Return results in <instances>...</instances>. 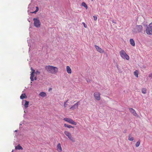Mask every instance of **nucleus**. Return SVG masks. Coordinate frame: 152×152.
Instances as JSON below:
<instances>
[{"mask_svg": "<svg viewBox=\"0 0 152 152\" xmlns=\"http://www.w3.org/2000/svg\"><path fill=\"white\" fill-rule=\"evenodd\" d=\"M45 69L48 72L53 74H56L58 71L57 67L52 66H46L45 67Z\"/></svg>", "mask_w": 152, "mask_h": 152, "instance_id": "1", "label": "nucleus"}, {"mask_svg": "<svg viewBox=\"0 0 152 152\" xmlns=\"http://www.w3.org/2000/svg\"><path fill=\"white\" fill-rule=\"evenodd\" d=\"M121 57L124 59H126L127 60H129V56L126 53L125 51L123 50H122L119 52Z\"/></svg>", "mask_w": 152, "mask_h": 152, "instance_id": "2", "label": "nucleus"}, {"mask_svg": "<svg viewBox=\"0 0 152 152\" xmlns=\"http://www.w3.org/2000/svg\"><path fill=\"white\" fill-rule=\"evenodd\" d=\"M31 69L32 70L31 73V74L30 79L31 81H34V74L35 73L36 75H39L40 74V72L37 70L35 72V70L32 67L31 68Z\"/></svg>", "mask_w": 152, "mask_h": 152, "instance_id": "3", "label": "nucleus"}, {"mask_svg": "<svg viewBox=\"0 0 152 152\" xmlns=\"http://www.w3.org/2000/svg\"><path fill=\"white\" fill-rule=\"evenodd\" d=\"M64 133L71 141L73 142L75 141L74 138L72 136V134L69 132L68 131H65L64 132Z\"/></svg>", "mask_w": 152, "mask_h": 152, "instance_id": "4", "label": "nucleus"}, {"mask_svg": "<svg viewBox=\"0 0 152 152\" xmlns=\"http://www.w3.org/2000/svg\"><path fill=\"white\" fill-rule=\"evenodd\" d=\"M146 31L147 34H152V23L149 24L148 26L147 27Z\"/></svg>", "mask_w": 152, "mask_h": 152, "instance_id": "5", "label": "nucleus"}, {"mask_svg": "<svg viewBox=\"0 0 152 152\" xmlns=\"http://www.w3.org/2000/svg\"><path fill=\"white\" fill-rule=\"evenodd\" d=\"M34 21V25L37 28H39L40 26L41 23L39 20L37 18H34L33 19Z\"/></svg>", "mask_w": 152, "mask_h": 152, "instance_id": "6", "label": "nucleus"}, {"mask_svg": "<svg viewBox=\"0 0 152 152\" xmlns=\"http://www.w3.org/2000/svg\"><path fill=\"white\" fill-rule=\"evenodd\" d=\"M64 120L69 124L74 125H76L77 124L76 122L74 121L72 119L70 118H64Z\"/></svg>", "mask_w": 152, "mask_h": 152, "instance_id": "7", "label": "nucleus"}, {"mask_svg": "<svg viewBox=\"0 0 152 152\" xmlns=\"http://www.w3.org/2000/svg\"><path fill=\"white\" fill-rule=\"evenodd\" d=\"M101 94L99 92H95L94 94V96L95 99L99 101L101 99Z\"/></svg>", "mask_w": 152, "mask_h": 152, "instance_id": "8", "label": "nucleus"}, {"mask_svg": "<svg viewBox=\"0 0 152 152\" xmlns=\"http://www.w3.org/2000/svg\"><path fill=\"white\" fill-rule=\"evenodd\" d=\"M79 102H78L74 105L72 106L71 107L69 108L70 110H74L76 108H77L78 107Z\"/></svg>", "mask_w": 152, "mask_h": 152, "instance_id": "9", "label": "nucleus"}, {"mask_svg": "<svg viewBox=\"0 0 152 152\" xmlns=\"http://www.w3.org/2000/svg\"><path fill=\"white\" fill-rule=\"evenodd\" d=\"M94 46L97 51L99 52L100 53H103L104 52V50L101 48H99L98 46L95 45Z\"/></svg>", "mask_w": 152, "mask_h": 152, "instance_id": "10", "label": "nucleus"}, {"mask_svg": "<svg viewBox=\"0 0 152 152\" xmlns=\"http://www.w3.org/2000/svg\"><path fill=\"white\" fill-rule=\"evenodd\" d=\"M130 111L135 116H137L138 115L136 113L135 110L132 108H129Z\"/></svg>", "mask_w": 152, "mask_h": 152, "instance_id": "11", "label": "nucleus"}, {"mask_svg": "<svg viewBox=\"0 0 152 152\" xmlns=\"http://www.w3.org/2000/svg\"><path fill=\"white\" fill-rule=\"evenodd\" d=\"M57 148V150L58 152H61L62 151V149L60 143L58 144Z\"/></svg>", "mask_w": 152, "mask_h": 152, "instance_id": "12", "label": "nucleus"}, {"mask_svg": "<svg viewBox=\"0 0 152 152\" xmlns=\"http://www.w3.org/2000/svg\"><path fill=\"white\" fill-rule=\"evenodd\" d=\"M66 70L68 73L71 74L72 73V70L69 66L66 67Z\"/></svg>", "mask_w": 152, "mask_h": 152, "instance_id": "13", "label": "nucleus"}, {"mask_svg": "<svg viewBox=\"0 0 152 152\" xmlns=\"http://www.w3.org/2000/svg\"><path fill=\"white\" fill-rule=\"evenodd\" d=\"M137 28L139 32H141L142 30V26L141 25L137 26Z\"/></svg>", "mask_w": 152, "mask_h": 152, "instance_id": "14", "label": "nucleus"}, {"mask_svg": "<svg viewBox=\"0 0 152 152\" xmlns=\"http://www.w3.org/2000/svg\"><path fill=\"white\" fill-rule=\"evenodd\" d=\"M130 42L131 44L133 46H135V43L134 40L131 39H130Z\"/></svg>", "mask_w": 152, "mask_h": 152, "instance_id": "15", "label": "nucleus"}, {"mask_svg": "<svg viewBox=\"0 0 152 152\" xmlns=\"http://www.w3.org/2000/svg\"><path fill=\"white\" fill-rule=\"evenodd\" d=\"M39 95L42 97H45L46 96V94L44 92H41L39 94Z\"/></svg>", "mask_w": 152, "mask_h": 152, "instance_id": "16", "label": "nucleus"}, {"mask_svg": "<svg viewBox=\"0 0 152 152\" xmlns=\"http://www.w3.org/2000/svg\"><path fill=\"white\" fill-rule=\"evenodd\" d=\"M141 91L142 93L145 94L147 93V89L145 88H142Z\"/></svg>", "mask_w": 152, "mask_h": 152, "instance_id": "17", "label": "nucleus"}, {"mask_svg": "<svg viewBox=\"0 0 152 152\" xmlns=\"http://www.w3.org/2000/svg\"><path fill=\"white\" fill-rule=\"evenodd\" d=\"M64 127H67L69 128H74V126H72L71 125H69L67 124H64Z\"/></svg>", "mask_w": 152, "mask_h": 152, "instance_id": "18", "label": "nucleus"}, {"mask_svg": "<svg viewBox=\"0 0 152 152\" xmlns=\"http://www.w3.org/2000/svg\"><path fill=\"white\" fill-rule=\"evenodd\" d=\"M15 149L16 150L18 149L22 150L23 149V148L21 146H20L19 144L17 146L15 147Z\"/></svg>", "mask_w": 152, "mask_h": 152, "instance_id": "19", "label": "nucleus"}, {"mask_svg": "<svg viewBox=\"0 0 152 152\" xmlns=\"http://www.w3.org/2000/svg\"><path fill=\"white\" fill-rule=\"evenodd\" d=\"M27 96L25 94H22L20 96V98L21 99H23L24 98H26Z\"/></svg>", "mask_w": 152, "mask_h": 152, "instance_id": "20", "label": "nucleus"}, {"mask_svg": "<svg viewBox=\"0 0 152 152\" xmlns=\"http://www.w3.org/2000/svg\"><path fill=\"white\" fill-rule=\"evenodd\" d=\"M134 75L137 77H138V71L137 70H136L134 72Z\"/></svg>", "mask_w": 152, "mask_h": 152, "instance_id": "21", "label": "nucleus"}, {"mask_svg": "<svg viewBox=\"0 0 152 152\" xmlns=\"http://www.w3.org/2000/svg\"><path fill=\"white\" fill-rule=\"evenodd\" d=\"M128 140L130 141H133L134 140V138L133 137H132L130 134L129 135L128 137Z\"/></svg>", "mask_w": 152, "mask_h": 152, "instance_id": "22", "label": "nucleus"}, {"mask_svg": "<svg viewBox=\"0 0 152 152\" xmlns=\"http://www.w3.org/2000/svg\"><path fill=\"white\" fill-rule=\"evenodd\" d=\"M69 100L68 99L66 101L64 102V106L65 108L68 105V104L67 103V102Z\"/></svg>", "mask_w": 152, "mask_h": 152, "instance_id": "23", "label": "nucleus"}, {"mask_svg": "<svg viewBox=\"0 0 152 152\" xmlns=\"http://www.w3.org/2000/svg\"><path fill=\"white\" fill-rule=\"evenodd\" d=\"M29 103V102L28 101H25V103L24 104V106L26 108L28 107Z\"/></svg>", "mask_w": 152, "mask_h": 152, "instance_id": "24", "label": "nucleus"}, {"mask_svg": "<svg viewBox=\"0 0 152 152\" xmlns=\"http://www.w3.org/2000/svg\"><path fill=\"white\" fill-rule=\"evenodd\" d=\"M81 5L82 6L84 7L86 9H87V6L85 3L84 2H82Z\"/></svg>", "mask_w": 152, "mask_h": 152, "instance_id": "25", "label": "nucleus"}, {"mask_svg": "<svg viewBox=\"0 0 152 152\" xmlns=\"http://www.w3.org/2000/svg\"><path fill=\"white\" fill-rule=\"evenodd\" d=\"M140 144V140H138V141L135 144V146L136 147H138Z\"/></svg>", "mask_w": 152, "mask_h": 152, "instance_id": "26", "label": "nucleus"}, {"mask_svg": "<svg viewBox=\"0 0 152 152\" xmlns=\"http://www.w3.org/2000/svg\"><path fill=\"white\" fill-rule=\"evenodd\" d=\"M38 11V10H35V11L34 12H30V13H34L35 14H36Z\"/></svg>", "mask_w": 152, "mask_h": 152, "instance_id": "27", "label": "nucleus"}, {"mask_svg": "<svg viewBox=\"0 0 152 152\" xmlns=\"http://www.w3.org/2000/svg\"><path fill=\"white\" fill-rule=\"evenodd\" d=\"M93 18H94V20H96L97 19V17L96 16H95V15L94 16Z\"/></svg>", "mask_w": 152, "mask_h": 152, "instance_id": "28", "label": "nucleus"}, {"mask_svg": "<svg viewBox=\"0 0 152 152\" xmlns=\"http://www.w3.org/2000/svg\"><path fill=\"white\" fill-rule=\"evenodd\" d=\"M82 24H83L84 27L86 28H87V26H86V25L85 23H84V22H83L82 23Z\"/></svg>", "mask_w": 152, "mask_h": 152, "instance_id": "29", "label": "nucleus"}, {"mask_svg": "<svg viewBox=\"0 0 152 152\" xmlns=\"http://www.w3.org/2000/svg\"><path fill=\"white\" fill-rule=\"evenodd\" d=\"M152 76V74H150L149 75V77H151Z\"/></svg>", "mask_w": 152, "mask_h": 152, "instance_id": "30", "label": "nucleus"}, {"mask_svg": "<svg viewBox=\"0 0 152 152\" xmlns=\"http://www.w3.org/2000/svg\"><path fill=\"white\" fill-rule=\"evenodd\" d=\"M34 79L35 80H37V77H35Z\"/></svg>", "mask_w": 152, "mask_h": 152, "instance_id": "31", "label": "nucleus"}, {"mask_svg": "<svg viewBox=\"0 0 152 152\" xmlns=\"http://www.w3.org/2000/svg\"><path fill=\"white\" fill-rule=\"evenodd\" d=\"M36 10H38V8L37 7H36Z\"/></svg>", "mask_w": 152, "mask_h": 152, "instance_id": "32", "label": "nucleus"}, {"mask_svg": "<svg viewBox=\"0 0 152 152\" xmlns=\"http://www.w3.org/2000/svg\"><path fill=\"white\" fill-rule=\"evenodd\" d=\"M52 89V88H50L49 89V91H50V90H51Z\"/></svg>", "mask_w": 152, "mask_h": 152, "instance_id": "33", "label": "nucleus"}, {"mask_svg": "<svg viewBox=\"0 0 152 152\" xmlns=\"http://www.w3.org/2000/svg\"><path fill=\"white\" fill-rule=\"evenodd\" d=\"M93 0H91V1H93Z\"/></svg>", "mask_w": 152, "mask_h": 152, "instance_id": "34", "label": "nucleus"}, {"mask_svg": "<svg viewBox=\"0 0 152 152\" xmlns=\"http://www.w3.org/2000/svg\"><path fill=\"white\" fill-rule=\"evenodd\" d=\"M143 67H144V68H145V66Z\"/></svg>", "mask_w": 152, "mask_h": 152, "instance_id": "35", "label": "nucleus"}]
</instances>
